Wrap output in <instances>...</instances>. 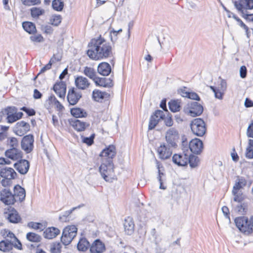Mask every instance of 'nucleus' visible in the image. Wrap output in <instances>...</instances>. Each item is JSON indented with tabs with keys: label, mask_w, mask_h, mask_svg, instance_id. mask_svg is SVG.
I'll return each instance as SVG.
<instances>
[{
	"label": "nucleus",
	"mask_w": 253,
	"mask_h": 253,
	"mask_svg": "<svg viewBox=\"0 0 253 253\" xmlns=\"http://www.w3.org/2000/svg\"><path fill=\"white\" fill-rule=\"evenodd\" d=\"M171 147L165 143H162L157 149L159 157L161 159L166 160L169 159L172 154Z\"/></svg>",
	"instance_id": "10"
},
{
	"label": "nucleus",
	"mask_w": 253,
	"mask_h": 253,
	"mask_svg": "<svg viewBox=\"0 0 253 253\" xmlns=\"http://www.w3.org/2000/svg\"><path fill=\"white\" fill-rule=\"evenodd\" d=\"M94 135H92L89 137H84L83 142L88 145H91L93 142Z\"/></svg>",
	"instance_id": "58"
},
{
	"label": "nucleus",
	"mask_w": 253,
	"mask_h": 253,
	"mask_svg": "<svg viewBox=\"0 0 253 253\" xmlns=\"http://www.w3.org/2000/svg\"><path fill=\"white\" fill-rule=\"evenodd\" d=\"M15 168L21 174H26L29 169L30 164L28 161L26 160H22L18 163L14 164Z\"/></svg>",
	"instance_id": "19"
},
{
	"label": "nucleus",
	"mask_w": 253,
	"mask_h": 253,
	"mask_svg": "<svg viewBox=\"0 0 253 253\" xmlns=\"http://www.w3.org/2000/svg\"><path fill=\"white\" fill-rule=\"evenodd\" d=\"M48 99L49 101L55 106V108L58 111H62L64 109L63 106L58 100H57L54 95L50 96L48 98Z\"/></svg>",
	"instance_id": "44"
},
{
	"label": "nucleus",
	"mask_w": 253,
	"mask_h": 253,
	"mask_svg": "<svg viewBox=\"0 0 253 253\" xmlns=\"http://www.w3.org/2000/svg\"><path fill=\"white\" fill-rule=\"evenodd\" d=\"M60 233V230L55 227H49L43 232L44 237L48 239L56 237Z\"/></svg>",
	"instance_id": "29"
},
{
	"label": "nucleus",
	"mask_w": 253,
	"mask_h": 253,
	"mask_svg": "<svg viewBox=\"0 0 253 253\" xmlns=\"http://www.w3.org/2000/svg\"><path fill=\"white\" fill-rule=\"evenodd\" d=\"M23 4L27 6H31L40 3V0H21Z\"/></svg>",
	"instance_id": "52"
},
{
	"label": "nucleus",
	"mask_w": 253,
	"mask_h": 253,
	"mask_svg": "<svg viewBox=\"0 0 253 253\" xmlns=\"http://www.w3.org/2000/svg\"><path fill=\"white\" fill-rule=\"evenodd\" d=\"M166 140L168 145L172 148L177 146V142L179 138L177 130L174 128H169L166 132Z\"/></svg>",
	"instance_id": "7"
},
{
	"label": "nucleus",
	"mask_w": 253,
	"mask_h": 253,
	"mask_svg": "<svg viewBox=\"0 0 253 253\" xmlns=\"http://www.w3.org/2000/svg\"><path fill=\"white\" fill-rule=\"evenodd\" d=\"M45 12L44 9L40 7H33L31 9V15L34 18H38Z\"/></svg>",
	"instance_id": "42"
},
{
	"label": "nucleus",
	"mask_w": 253,
	"mask_h": 253,
	"mask_svg": "<svg viewBox=\"0 0 253 253\" xmlns=\"http://www.w3.org/2000/svg\"><path fill=\"white\" fill-rule=\"evenodd\" d=\"M209 87L214 92V96L216 98L220 100L222 99V93L218 91L217 88L213 86H210Z\"/></svg>",
	"instance_id": "54"
},
{
	"label": "nucleus",
	"mask_w": 253,
	"mask_h": 253,
	"mask_svg": "<svg viewBox=\"0 0 253 253\" xmlns=\"http://www.w3.org/2000/svg\"><path fill=\"white\" fill-rule=\"evenodd\" d=\"M116 154L115 147L109 145L100 153L101 165L99 172L102 178L106 181H111L114 176V165L112 159Z\"/></svg>",
	"instance_id": "1"
},
{
	"label": "nucleus",
	"mask_w": 253,
	"mask_h": 253,
	"mask_svg": "<svg viewBox=\"0 0 253 253\" xmlns=\"http://www.w3.org/2000/svg\"><path fill=\"white\" fill-rule=\"evenodd\" d=\"M184 113L191 117L200 116L203 112V106L196 102H190L184 107Z\"/></svg>",
	"instance_id": "5"
},
{
	"label": "nucleus",
	"mask_w": 253,
	"mask_h": 253,
	"mask_svg": "<svg viewBox=\"0 0 253 253\" xmlns=\"http://www.w3.org/2000/svg\"><path fill=\"white\" fill-rule=\"evenodd\" d=\"M90 246L89 242L85 238H82L79 241L77 248L79 251L85 252Z\"/></svg>",
	"instance_id": "35"
},
{
	"label": "nucleus",
	"mask_w": 253,
	"mask_h": 253,
	"mask_svg": "<svg viewBox=\"0 0 253 253\" xmlns=\"http://www.w3.org/2000/svg\"><path fill=\"white\" fill-rule=\"evenodd\" d=\"M246 156L249 159L253 158V140L250 139L249 144L246 148Z\"/></svg>",
	"instance_id": "45"
},
{
	"label": "nucleus",
	"mask_w": 253,
	"mask_h": 253,
	"mask_svg": "<svg viewBox=\"0 0 253 253\" xmlns=\"http://www.w3.org/2000/svg\"><path fill=\"white\" fill-rule=\"evenodd\" d=\"M26 238L29 241L33 242H39L41 239L40 235L33 232L28 233Z\"/></svg>",
	"instance_id": "47"
},
{
	"label": "nucleus",
	"mask_w": 253,
	"mask_h": 253,
	"mask_svg": "<svg viewBox=\"0 0 253 253\" xmlns=\"http://www.w3.org/2000/svg\"><path fill=\"white\" fill-rule=\"evenodd\" d=\"M111 71V68L109 64L106 62L100 63L97 67L98 73L104 76H108Z\"/></svg>",
	"instance_id": "27"
},
{
	"label": "nucleus",
	"mask_w": 253,
	"mask_h": 253,
	"mask_svg": "<svg viewBox=\"0 0 253 253\" xmlns=\"http://www.w3.org/2000/svg\"><path fill=\"white\" fill-rule=\"evenodd\" d=\"M15 244L9 241V239H6L0 242V251L6 252L12 249Z\"/></svg>",
	"instance_id": "32"
},
{
	"label": "nucleus",
	"mask_w": 253,
	"mask_h": 253,
	"mask_svg": "<svg viewBox=\"0 0 253 253\" xmlns=\"http://www.w3.org/2000/svg\"><path fill=\"white\" fill-rule=\"evenodd\" d=\"M240 76L241 78H245L247 76V68L246 66H242L240 69Z\"/></svg>",
	"instance_id": "57"
},
{
	"label": "nucleus",
	"mask_w": 253,
	"mask_h": 253,
	"mask_svg": "<svg viewBox=\"0 0 253 253\" xmlns=\"http://www.w3.org/2000/svg\"><path fill=\"white\" fill-rule=\"evenodd\" d=\"M0 174L2 177L8 179H14L17 175L12 168L8 167L1 169Z\"/></svg>",
	"instance_id": "26"
},
{
	"label": "nucleus",
	"mask_w": 253,
	"mask_h": 253,
	"mask_svg": "<svg viewBox=\"0 0 253 253\" xmlns=\"http://www.w3.org/2000/svg\"><path fill=\"white\" fill-rule=\"evenodd\" d=\"M61 245L59 243H54L51 245L50 251L51 253H60Z\"/></svg>",
	"instance_id": "49"
},
{
	"label": "nucleus",
	"mask_w": 253,
	"mask_h": 253,
	"mask_svg": "<svg viewBox=\"0 0 253 253\" xmlns=\"http://www.w3.org/2000/svg\"><path fill=\"white\" fill-rule=\"evenodd\" d=\"M247 134L248 137L253 138V123L249 126L247 129Z\"/></svg>",
	"instance_id": "59"
},
{
	"label": "nucleus",
	"mask_w": 253,
	"mask_h": 253,
	"mask_svg": "<svg viewBox=\"0 0 253 253\" xmlns=\"http://www.w3.org/2000/svg\"><path fill=\"white\" fill-rule=\"evenodd\" d=\"M77 228L76 226L72 225L66 227L62 232L61 241L64 245L70 244L73 239L76 236Z\"/></svg>",
	"instance_id": "4"
},
{
	"label": "nucleus",
	"mask_w": 253,
	"mask_h": 253,
	"mask_svg": "<svg viewBox=\"0 0 253 253\" xmlns=\"http://www.w3.org/2000/svg\"><path fill=\"white\" fill-rule=\"evenodd\" d=\"M97 86L105 87H111L113 85V81L110 78L97 77L94 81Z\"/></svg>",
	"instance_id": "25"
},
{
	"label": "nucleus",
	"mask_w": 253,
	"mask_h": 253,
	"mask_svg": "<svg viewBox=\"0 0 253 253\" xmlns=\"http://www.w3.org/2000/svg\"><path fill=\"white\" fill-rule=\"evenodd\" d=\"M234 221L237 227L242 232L247 234L252 233L250 220L249 221L247 217L245 216L236 217Z\"/></svg>",
	"instance_id": "6"
},
{
	"label": "nucleus",
	"mask_w": 253,
	"mask_h": 253,
	"mask_svg": "<svg viewBox=\"0 0 253 253\" xmlns=\"http://www.w3.org/2000/svg\"><path fill=\"white\" fill-rule=\"evenodd\" d=\"M71 113L76 118L84 117L86 115V113L80 108L72 109Z\"/></svg>",
	"instance_id": "43"
},
{
	"label": "nucleus",
	"mask_w": 253,
	"mask_h": 253,
	"mask_svg": "<svg viewBox=\"0 0 253 253\" xmlns=\"http://www.w3.org/2000/svg\"><path fill=\"white\" fill-rule=\"evenodd\" d=\"M182 153L175 154L172 157L173 162L179 166H186L188 162V154L184 149Z\"/></svg>",
	"instance_id": "11"
},
{
	"label": "nucleus",
	"mask_w": 253,
	"mask_h": 253,
	"mask_svg": "<svg viewBox=\"0 0 253 253\" xmlns=\"http://www.w3.org/2000/svg\"><path fill=\"white\" fill-rule=\"evenodd\" d=\"M90 48L87 51L88 57L93 60L107 58L112 54V47L110 43L101 36L92 39L89 43Z\"/></svg>",
	"instance_id": "2"
},
{
	"label": "nucleus",
	"mask_w": 253,
	"mask_h": 253,
	"mask_svg": "<svg viewBox=\"0 0 253 253\" xmlns=\"http://www.w3.org/2000/svg\"><path fill=\"white\" fill-rule=\"evenodd\" d=\"M87 126L86 123L77 119L73 121L72 124L73 127L79 131L84 130Z\"/></svg>",
	"instance_id": "36"
},
{
	"label": "nucleus",
	"mask_w": 253,
	"mask_h": 253,
	"mask_svg": "<svg viewBox=\"0 0 253 253\" xmlns=\"http://www.w3.org/2000/svg\"><path fill=\"white\" fill-rule=\"evenodd\" d=\"M234 6L243 15L248 12V10L253 9V0H238L234 2Z\"/></svg>",
	"instance_id": "8"
},
{
	"label": "nucleus",
	"mask_w": 253,
	"mask_h": 253,
	"mask_svg": "<svg viewBox=\"0 0 253 253\" xmlns=\"http://www.w3.org/2000/svg\"><path fill=\"white\" fill-rule=\"evenodd\" d=\"M220 80V84L219 88H217L218 91L222 93V99L224 92L226 91L227 87V82L225 80L221 79L220 77L219 78Z\"/></svg>",
	"instance_id": "46"
},
{
	"label": "nucleus",
	"mask_w": 253,
	"mask_h": 253,
	"mask_svg": "<svg viewBox=\"0 0 253 253\" xmlns=\"http://www.w3.org/2000/svg\"><path fill=\"white\" fill-rule=\"evenodd\" d=\"M164 119L165 120V123L167 126H172L173 121L171 117H168L166 118L164 117Z\"/></svg>",
	"instance_id": "62"
},
{
	"label": "nucleus",
	"mask_w": 253,
	"mask_h": 253,
	"mask_svg": "<svg viewBox=\"0 0 253 253\" xmlns=\"http://www.w3.org/2000/svg\"><path fill=\"white\" fill-rule=\"evenodd\" d=\"M157 168L158 170V179L160 182L159 188L161 189H167L166 177L164 173V168L159 163H157Z\"/></svg>",
	"instance_id": "16"
},
{
	"label": "nucleus",
	"mask_w": 253,
	"mask_h": 253,
	"mask_svg": "<svg viewBox=\"0 0 253 253\" xmlns=\"http://www.w3.org/2000/svg\"><path fill=\"white\" fill-rule=\"evenodd\" d=\"M0 201L5 205H11L15 203V199L10 190L5 188L0 191Z\"/></svg>",
	"instance_id": "9"
},
{
	"label": "nucleus",
	"mask_w": 253,
	"mask_h": 253,
	"mask_svg": "<svg viewBox=\"0 0 253 253\" xmlns=\"http://www.w3.org/2000/svg\"><path fill=\"white\" fill-rule=\"evenodd\" d=\"M23 29L29 34H34L36 32L35 25L31 22H24L22 24Z\"/></svg>",
	"instance_id": "37"
},
{
	"label": "nucleus",
	"mask_w": 253,
	"mask_h": 253,
	"mask_svg": "<svg viewBox=\"0 0 253 253\" xmlns=\"http://www.w3.org/2000/svg\"><path fill=\"white\" fill-rule=\"evenodd\" d=\"M52 7L56 11H61L64 7V2L61 0H54L52 3Z\"/></svg>",
	"instance_id": "48"
},
{
	"label": "nucleus",
	"mask_w": 253,
	"mask_h": 253,
	"mask_svg": "<svg viewBox=\"0 0 253 253\" xmlns=\"http://www.w3.org/2000/svg\"><path fill=\"white\" fill-rule=\"evenodd\" d=\"M190 127L194 134L200 137L205 134L207 130L206 124L201 118L193 120L190 123Z\"/></svg>",
	"instance_id": "3"
},
{
	"label": "nucleus",
	"mask_w": 253,
	"mask_h": 253,
	"mask_svg": "<svg viewBox=\"0 0 253 253\" xmlns=\"http://www.w3.org/2000/svg\"><path fill=\"white\" fill-rule=\"evenodd\" d=\"M67 100L70 105L76 104L82 97V93L74 88L69 89L67 95Z\"/></svg>",
	"instance_id": "13"
},
{
	"label": "nucleus",
	"mask_w": 253,
	"mask_h": 253,
	"mask_svg": "<svg viewBox=\"0 0 253 253\" xmlns=\"http://www.w3.org/2000/svg\"><path fill=\"white\" fill-rule=\"evenodd\" d=\"M165 116L164 112L163 111L160 110L156 111L150 118L149 129H153L160 120H164Z\"/></svg>",
	"instance_id": "12"
},
{
	"label": "nucleus",
	"mask_w": 253,
	"mask_h": 253,
	"mask_svg": "<svg viewBox=\"0 0 253 253\" xmlns=\"http://www.w3.org/2000/svg\"><path fill=\"white\" fill-rule=\"evenodd\" d=\"M188 163H189L191 168H195L199 165V159L197 156L188 154Z\"/></svg>",
	"instance_id": "39"
},
{
	"label": "nucleus",
	"mask_w": 253,
	"mask_h": 253,
	"mask_svg": "<svg viewBox=\"0 0 253 253\" xmlns=\"http://www.w3.org/2000/svg\"><path fill=\"white\" fill-rule=\"evenodd\" d=\"M189 148L191 152L196 154H199L203 148V142L198 138L193 139L189 142Z\"/></svg>",
	"instance_id": "15"
},
{
	"label": "nucleus",
	"mask_w": 253,
	"mask_h": 253,
	"mask_svg": "<svg viewBox=\"0 0 253 253\" xmlns=\"http://www.w3.org/2000/svg\"><path fill=\"white\" fill-rule=\"evenodd\" d=\"M34 141V137L32 135L25 136L21 141L22 148L27 153L31 152L33 149Z\"/></svg>",
	"instance_id": "14"
},
{
	"label": "nucleus",
	"mask_w": 253,
	"mask_h": 253,
	"mask_svg": "<svg viewBox=\"0 0 253 253\" xmlns=\"http://www.w3.org/2000/svg\"><path fill=\"white\" fill-rule=\"evenodd\" d=\"M84 73L90 79L94 81L97 78L94 70L90 67H85L84 70Z\"/></svg>",
	"instance_id": "41"
},
{
	"label": "nucleus",
	"mask_w": 253,
	"mask_h": 253,
	"mask_svg": "<svg viewBox=\"0 0 253 253\" xmlns=\"http://www.w3.org/2000/svg\"><path fill=\"white\" fill-rule=\"evenodd\" d=\"M242 16L247 21L253 22V13L249 14V12H247Z\"/></svg>",
	"instance_id": "61"
},
{
	"label": "nucleus",
	"mask_w": 253,
	"mask_h": 253,
	"mask_svg": "<svg viewBox=\"0 0 253 253\" xmlns=\"http://www.w3.org/2000/svg\"><path fill=\"white\" fill-rule=\"evenodd\" d=\"M61 20L60 15H53L50 19V23L54 26H58L60 24Z\"/></svg>",
	"instance_id": "50"
},
{
	"label": "nucleus",
	"mask_w": 253,
	"mask_h": 253,
	"mask_svg": "<svg viewBox=\"0 0 253 253\" xmlns=\"http://www.w3.org/2000/svg\"><path fill=\"white\" fill-rule=\"evenodd\" d=\"M21 110L25 112L29 116H31L35 115V111L33 109H29L26 107H23L21 108Z\"/></svg>",
	"instance_id": "56"
},
{
	"label": "nucleus",
	"mask_w": 253,
	"mask_h": 253,
	"mask_svg": "<svg viewBox=\"0 0 253 253\" xmlns=\"http://www.w3.org/2000/svg\"><path fill=\"white\" fill-rule=\"evenodd\" d=\"M124 229L126 233L128 235H131L134 230V223L130 217H127L125 220Z\"/></svg>",
	"instance_id": "31"
},
{
	"label": "nucleus",
	"mask_w": 253,
	"mask_h": 253,
	"mask_svg": "<svg viewBox=\"0 0 253 253\" xmlns=\"http://www.w3.org/2000/svg\"><path fill=\"white\" fill-rule=\"evenodd\" d=\"M232 193L233 195V200L234 202L242 203L244 201L245 196L242 191H235V190H232Z\"/></svg>",
	"instance_id": "40"
},
{
	"label": "nucleus",
	"mask_w": 253,
	"mask_h": 253,
	"mask_svg": "<svg viewBox=\"0 0 253 253\" xmlns=\"http://www.w3.org/2000/svg\"><path fill=\"white\" fill-rule=\"evenodd\" d=\"M169 106L171 111L178 112L181 108V101L178 99L171 100L169 102Z\"/></svg>",
	"instance_id": "34"
},
{
	"label": "nucleus",
	"mask_w": 253,
	"mask_h": 253,
	"mask_svg": "<svg viewBox=\"0 0 253 253\" xmlns=\"http://www.w3.org/2000/svg\"><path fill=\"white\" fill-rule=\"evenodd\" d=\"M12 179L4 178L1 180V184L4 187L10 185L11 183Z\"/></svg>",
	"instance_id": "63"
},
{
	"label": "nucleus",
	"mask_w": 253,
	"mask_h": 253,
	"mask_svg": "<svg viewBox=\"0 0 253 253\" xmlns=\"http://www.w3.org/2000/svg\"><path fill=\"white\" fill-rule=\"evenodd\" d=\"M2 236L6 239H9V241L15 244L18 249H21V244L18 240L14 234L8 230L4 229L1 231Z\"/></svg>",
	"instance_id": "18"
},
{
	"label": "nucleus",
	"mask_w": 253,
	"mask_h": 253,
	"mask_svg": "<svg viewBox=\"0 0 253 253\" xmlns=\"http://www.w3.org/2000/svg\"><path fill=\"white\" fill-rule=\"evenodd\" d=\"M29 227L36 230L42 231L44 229V226L40 223L31 222L28 224Z\"/></svg>",
	"instance_id": "51"
},
{
	"label": "nucleus",
	"mask_w": 253,
	"mask_h": 253,
	"mask_svg": "<svg viewBox=\"0 0 253 253\" xmlns=\"http://www.w3.org/2000/svg\"><path fill=\"white\" fill-rule=\"evenodd\" d=\"M187 98L193 100H200V97L196 93L193 92H189Z\"/></svg>",
	"instance_id": "60"
},
{
	"label": "nucleus",
	"mask_w": 253,
	"mask_h": 253,
	"mask_svg": "<svg viewBox=\"0 0 253 253\" xmlns=\"http://www.w3.org/2000/svg\"><path fill=\"white\" fill-rule=\"evenodd\" d=\"M15 199V202H22L25 199L26 192L25 190L19 185H17L14 187V194Z\"/></svg>",
	"instance_id": "22"
},
{
	"label": "nucleus",
	"mask_w": 253,
	"mask_h": 253,
	"mask_svg": "<svg viewBox=\"0 0 253 253\" xmlns=\"http://www.w3.org/2000/svg\"><path fill=\"white\" fill-rule=\"evenodd\" d=\"M6 217L9 222L13 223H18L21 220L20 216L15 210H12L7 213Z\"/></svg>",
	"instance_id": "33"
},
{
	"label": "nucleus",
	"mask_w": 253,
	"mask_h": 253,
	"mask_svg": "<svg viewBox=\"0 0 253 253\" xmlns=\"http://www.w3.org/2000/svg\"><path fill=\"white\" fill-rule=\"evenodd\" d=\"M239 204L234 208V210L239 214H244L246 213L248 210V205L245 202L238 203Z\"/></svg>",
	"instance_id": "38"
},
{
	"label": "nucleus",
	"mask_w": 253,
	"mask_h": 253,
	"mask_svg": "<svg viewBox=\"0 0 253 253\" xmlns=\"http://www.w3.org/2000/svg\"><path fill=\"white\" fill-rule=\"evenodd\" d=\"M17 134L20 136L26 133L30 129V125L24 121H20L16 124Z\"/></svg>",
	"instance_id": "28"
},
{
	"label": "nucleus",
	"mask_w": 253,
	"mask_h": 253,
	"mask_svg": "<svg viewBox=\"0 0 253 253\" xmlns=\"http://www.w3.org/2000/svg\"><path fill=\"white\" fill-rule=\"evenodd\" d=\"M6 111H7V120L8 123H12L18 120L15 115V111H17V109L15 107H8Z\"/></svg>",
	"instance_id": "30"
},
{
	"label": "nucleus",
	"mask_w": 253,
	"mask_h": 253,
	"mask_svg": "<svg viewBox=\"0 0 253 253\" xmlns=\"http://www.w3.org/2000/svg\"><path fill=\"white\" fill-rule=\"evenodd\" d=\"M5 155L12 160H17L22 158L21 151L15 148L7 150L5 152Z\"/></svg>",
	"instance_id": "24"
},
{
	"label": "nucleus",
	"mask_w": 253,
	"mask_h": 253,
	"mask_svg": "<svg viewBox=\"0 0 253 253\" xmlns=\"http://www.w3.org/2000/svg\"><path fill=\"white\" fill-rule=\"evenodd\" d=\"M53 89L57 95L61 99H64L66 92V85L63 82L56 83Z\"/></svg>",
	"instance_id": "17"
},
{
	"label": "nucleus",
	"mask_w": 253,
	"mask_h": 253,
	"mask_svg": "<svg viewBox=\"0 0 253 253\" xmlns=\"http://www.w3.org/2000/svg\"><path fill=\"white\" fill-rule=\"evenodd\" d=\"M178 91L182 96L184 97H188L189 92L186 91V88L184 87L183 88H181Z\"/></svg>",
	"instance_id": "64"
},
{
	"label": "nucleus",
	"mask_w": 253,
	"mask_h": 253,
	"mask_svg": "<svg viewBox=\"0 0 253 253\" xmlns=\"http://www.w3.org/2000/svg\"><path fill=\"white\" fill-rule=\"evenodd\" d=\"M30 39L32 42H41L43 41L42 36L40 34L32 35Z\"/></svg>",
	"instance_id": "53"
},
{
	"label": "nucleus",
	"mask_w": 253,
	"mask_h": 253,
	"mask_svg": "<svg viewBox=\"0 0 253 253\" xmlns=\"http://www.w3.org/2000/svg\"><path fill=\"white\" fill-rule=\"evenodd\" d=\"M42 30L44 33L49 35L51 34L53 31L52 27L50 25L42 26Z\"/></svg>",
	"instance_id": "55"
},
{
	"label": "nucleus",
	"mask_w": 253,
	"mask_h": 253,
	"mask_svg": "<svg viewBox=\"0 0 253 253\" xmlns=\"http://www.w3.org/2000/svg\"><path fill=\"white\" fill-rule=\"evenodd\" d=\"M109 97V93L105 91H101L99 89H94L92 91V99L97 102H102L103 100L108 99Z\"/></svg>",
	"instance_id": "20"
},
{
	"label": "nucleus",
	"mask_w": 253,
	"mask_h": 253,
	"mask_svg": "<svg viewBox=\"0 0 253 253\" xmlns=\"http://www.w3.org/2000/svg\"><path fill=\"white\" fill-rule=\"evenodd\" d=\"M105 250V246L100 240H95L90 247L91 253H102Z\"/></svg>",
	"instance_id": "21"
},
{
	"label": "nucleus",
	"mask_w": 253,
	"mask_h": 253,
	"mask_svg": "<svg viewBox=\"0 0 253 253\" xmlns=\"http://www.w3.org/2000/svg\"><path fill=\"white\" fill-rule=\"evenodd\" d=\"M75 83L76 86L79 89L82 90L86 89L90 85V83L87 79L83 76L77 77L75 79Z\"/></svg>",
	"instance_id": "23"
}]
</instances>
